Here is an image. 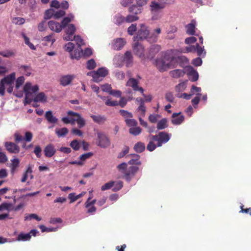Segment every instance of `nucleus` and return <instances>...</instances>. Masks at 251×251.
<instances>
[{
	"instance_id": "nucleus-13",
	"label": "nucleus",
	"mask_w": 251,
	"mask_h": 251,
	"mask_svg": "<svg viewBox=\"0 0 251 251\" xmlns=\"http://www.w3.org/2000/svg\"><path fill=\"white\" fill-rule=\"evenodd\" d=\"M56 150L54 146L52 144L47 145L44 150V154L46 157H51L56 153Z\"/></svg>"
},
{
	"instance_id": "nucleus-8",
	"label": "nucleus",
	"mask_w": 251,
	"mask_h": 251,
	"mask_svg": "<svg viewBox=\"0 0 251 251\" xmlns=\"http://www.w3.org/2000/svg\"><path fill=\"white\" fill-rule=\"evenodd\" d=\"M138 170L139 168L137 166H131L129 167L126 172L125 173L124 178L127 181H130Z\"/></svg>"
},
{
	"instance_id": "nucleus-12",
	"label": "nucleus",
	"mask_w": 251,
	"mask_h": 251,
	"mask_svg": "<svg viewBox=\"0 0 251 251\" xmlns=\"http://www.w3.org/2000/svg\"><path fill=\"white\" fill-rule=\"evenodd\" d=\"M150 6L152 14L156 13L165 8L160 2L159 3L155 0L151 1Z\"/></svg>"
},
{
	"instance_id": "nucleus-56",
	"label": "nucleus",
	"mask_w": 251,
	"mask_h": 251,
	"mask_svg": "<svg viewBox=\"0 0 251 251\" xmlns=\"http://www.w3.org/2000/svg\"><path fill=\"white\" fill-rule=\"evenodd\" d=\"M32 219H35L38 221L41 220V218L35 214H30L28 216L25 217V220H31Z\"/></svg>"
},
{
	"instance_id": "nucleus-62",
	"label": "nucleus",
	"mask_w": 251,
	"mask_h": 251,
	"mask_svg": "<svg viewBox=\"0 0 251 251\" xmlns=\"http://www.w3.org/2000/svg\"><path fill=\"white\" fill-rule=\"evenodd\" d=\"M41 148L39 146H36L34 150V153L36 155L37 157L40 158L41 156Z\"/></svg>"
},
{
	"instance_id": "nucleus-58",
	"label": "nucleus",
	"mask_w": 251,
	"mask_h": 251,
	"mask_svg": "<svg viewBox=\"0 0 251 251\" xmlns=\"http://www.w3.org/2000/svg\"><path fill=\"white\" fill-rule=\"evenodd\" d=\"M203 48L204 47H201L198 43L196 44V52H197L198 56H201L202 55L204 51Z\"/></svg>"
},
{
	"instance_id": "nucleus-42",
	"label": "nucleus",
	"mask_w": 251,
	"mask_h": 251,
	"mask_svg": "<svg viewBox=\"0 0 251 251\" xmlns=\"http://www.w3.org/2000/svg\"><path fill=\"white\" fill-rule=\"evenodd\" d=\"M96 67V63L93 59H91L87 61L86 63V67L89 70H93Z\"/></svg>"
},
{
	"instance_id": "nucleus-40",
	"label": "nucleus",
	"mask_w": 251,
	"mask_h": 251,
	"mask_svg": "<svg viewBox=\"0 0 251 251\" xmlns=\"http://www.w3.org/2000/svg\"><path fill=\"white\" fill-rule=\"evenodd\" d=\"M74 120L76 122L79 128H82L85 125V121L84 119L81 117L80 115H79V116H78L76 119H74Z\"/></svg>"
},
{
	"instance_id": "nucleus-52",
	"label": "nucleus",
	"mask_w": 251,
	"mask_h": 251,
	"mask_svg": "<svg viewBox=\"0 0 251 251\" xmlns=\"http://www.w3.org/2000/svg\"><path fill=\"white\" fill-rule=\"evenodd\" d=\"M83 54V50L82 49H79V50H75L74 51V53L73 55H72V58H75L76 59H78L80 57V56Z\"/></svg>"
},
{
	"instance_id": "nucleus-25",
	"label": "nucleus",
	"mask_w": 251,
	"mask_h": 251,
	"mask_svg": "<svg viewBox=\"0 0 251 251\" xmlns=\"http://www.w3.org/2000/svg\"><path fill=\"white\" fill-rule=\"evenodd\" d=\"M134 149L136 152L141 153L145 150V144L141 142H138L134 145Z\"/></svg>"
},
{
	"instance_id": "nucleus-16",
	"label": "nucleus",
	"mask_w": 251,
	"mask_h": 251,
	"mask_svg": "<svg viewBox=\"0 0 251 251\" xmlns=\"http://www.w3.org/2000/svg\"><path fill=\"white\" fill-rule=\"evenodd\" d=\"M126 44V41L121 38H117L114 40L113 49L117 50H121Z\"/></svg>"
},
{
	"instance_id": "nucleus-6",
	"label": "nucleus",
	"mask_w": 251,
	"mask_h": 251,
	"mask_svg": "<svg viewBox=\"0 0 251 251\" xmlns=\"http://www.w3.org/2000/svg\"><path fill=\"white\" fill-rule=\"evenodd\" d=\"M75 30L76 28L74 24H69L67 26L65 27V32L67 36L64 37L63 39L65 41H73V35L74 34Z\"/></svg>"
},
{
	"instance_id": "nucleus-39",
	"label": "nucleus",
	"mask_w": 251,
	"mask_h": 251,
	"mask_svg": "<svg viewBox=\"0 0 251 251\" xmlns=\"http://www.w3.org/2000/svg\"><path fill=\"white\" fill-rule=\"evenodd\" d=\"M112 191L113 192H117L121 190L123 187V182L122 181H115L114 185L113 186Z\"/></svg>"
},
{
	"instance_id": "nucleus-49",
	"label": "nucleus",
	"mask_w": 251,
	"mask_h": 251,
	"mask_svg": "<svg viewBox=\"0 0 251 251\" xmlns=\"http://www.w3.org/2000/svg\"><path fill=\"white\" fill-rule=\"evenodd\" d=\"M0 55L4 57H10L14 55V52L12 50H7L3 51H0Z\"/></svg>"
},
{
	"instance_id": "nucleus-55",
	"label": "nucleus",
	"mask_w": 251,
	"mask_h": 251,
	"mask_svg": "<svg viewBox=\"0 0 251 251\" xmlns=\"http://www.w3.org/2000/svg\"><path fill=\"white\" fill-rule=\"evenodd\" d=\"M47 29L46 22L43 21L40 23L38 25V29L39 31H45Z\"/></svg>"
},
{
	"instance_id": "nucleus-24",
	"label": "nucleus",
	"mask_w": 251,
	"mask_h": 251,
	"mask_svg": "<svg viewBox=\"0 0 251 251\" xmlns=\"http://www.w3.org/2000/svg\"><path fill=\"white\" fill-rule=\"evenodd\" d=\"M185 73V72L183 70L180 69L174 70L170 72V74L172 77L176 78L183 76Z\"/></svg>"
},
{
	"instance_id": "nucleus-1",
	"label": "nucleus",
	"mask_w": 251,
	"mask_h": 251,
	"mask_svg": "<svg viewBox=\"0 0 251 251\" xmlns=\"http://www.w3.org/2000/svg\"><path fill=\"white\" fill-rule=\"evenodd\" d=\"M39 90V86L35 85L32 86L30 82H26L24 86V91L25 94V104H30L33 100L34 102H46L47 98L43 92L38 93L33 99L31 98L32 94Z\"/></svg>"
},
{
	"instance_id": "nucleus-32",
	"label": "nucleus",
	"mask_w": 251,
	"mask_h": 251,
	"mask_svg": "<svg viewBox=\"0 0 251 251\" xmlns=\"http://www.w3.org/2000/svg\"><path fill=\"white\" fill-rule=\"evenodd\" d=\"M55 133L58 137H63L68 133V130L66 127L58 128L55 130Z\"/></svg>"
},
{
	"instance_id": "nucleus-26",
	"label": "nucleus",
	"mask_w": 251,
	"mask_h": 251,
	"mask_svg": "<svg viewBox=\"0 0 251 251\" xmlns=\"http://www.w3.org/2000/svg\"><path fill=\"white\" fill-rule=\"evenodd\" d=\"M186 33L187 34L191 35H194L195 34V25L192 23L187 25L186 26Z\"/></svg>"
},
{
	"instance_id": "nucleus-29",
	"label": "nucleus",
	"mask_w": 251,
	"mask_h": 251,
	"mask_svg": "<svg viewBox=\"0 0 251 251\" xmlns=\"http://www.w3.org/2000/svg\"><path fill=\"white\" fill-rule=\"evenodd\" d=\"M74 18L73 15H71V17H65L63 18L61 22L60 26L61 29L65 28V27L67 26L69 23L72 21V19Z\"/></svg>"
},
{
	"instance_id": "nucleus-20",
	"label": "nucleus",
	"mask_w": 251,
	"mask_h": 251,
	"mask_svg": "<svg viewBox=\"0 0 251 251\" xmlns=\"http://www.w3.org/2000/svg\"><path fill=\"white\" fill-rule=\"evenodd\" d=\"M45 117L49 123L55 124L58 121V119L54 116L51 111H48L46 112Z\"/></svg>"
},
{
	"instance_id": "nucleus-41",
	"label": "nucleus",
	"mask_w": 251,
	"mask_h": 251,
	"mask_svg": "<svg viewBox=\"0 0 251 251\" xmlns=\"http://www.w3.org/2000/svg\"><path fill=\"white\" fill-rule=\"evenodd\" d=\"M125 122L128 126L131 127L136 126L138 125L137 122L133 119H126Z\"/></svg>"
},
{
	"instance_id": "nucleus-54",
	"label": "nucleus",
	"mask_w": 251,
	"mask_h": 251,
	"mask_svg": "<svg viewBox=\"0 0 251 251\" xmlns=\"http://www.w3.org/2000/svg\"><path fill=\"white\" fill-rule=\"evenodd\" d=\"M119 112L121 115L125 118H132L133 117V115L131 113L125 110L121 109L119 111Z\"/></svg>"
},
{
	"instance_id": "nucleus-17",
	"label": "nucleus",
	"mask_w": 251,
	"mask_h": 251,
	"mask_svg": "<svg viewBox=\"0 0 251 251\" xmlns=\"http://www.w3.org/2000/svg\"><path fill=\"white\" fill-rule=\"evenodd\" d=\"M180 113H174L172 114V120L171 121L173 125H177L181 124L184 120L183 115H180Z\"/></svg>"
},
{
	"instance_id": "nucleus-61",
	"label": "nucleus",
	"mask_w": 251,
	"mask_h": 251,
	"mask_svg": "<svg viewBox=\"0 0 251 251\" xmlns=\"http://www.w3.org/2000/svg\"><path fill=\"white\" fill-rule=\"evenodd\" d=\"M14 137L15 138V141L17 143H18L20 142L24 141V138L18 132H16L14 135Z\"/></svg>"
},
{
	"instance_id": "nucleus-30",
	"label": "nucleus",
	"mask_w": 251,
	"mask_h": 251,
	"mask_svg": "<svg viewBox=\"0 0 251 251\" xmlns=\"http://www.w3.org/2000/svg\"><path fill=\"white\" fill-rule=\"evenodd\" d=\"M139 19V17L136 15H134L132 14L127 15L126 17V22L130 23L137 21Z\"/></svg>"
},
{
	"instance_id": "nucleus-10",
	"label": "nucleus",
	"mask_w": 251,
	"mask_h": 251,
	"mask_svg": "<svg viewBox=\"0 0 251 251\" xmlns=\"http://www.w3.org/2000/svg\"><path fill=\"white\" fill-rule=\"evenodd\" d=\"M155 62L156 66L160 72H164L170 68V64L166 62L163 59H157Z\"/></svg>"
},
{
	"instance_id": "nucleus-27",
	"label": "nucleus",
	"mask_w": 251,
	"mask_h": 251,
	"mask_svg": "<svg viewBox=\"0 0 251 251\" xmlns=\"http://www.w3.org/2000/svg\"><path fill=\"white\" fill-rule=\"evenodd\" d=\"M167 127V120L165 118L162 119L161 120L158 121L156 126L157 129L158 130L163 129Z\"/></svg>"
},
{
	"instance_id": "nucleus-47",
	"label": "nucleus",
	"mask_w": 251,
	"mask_h": 251,
	"mask_svg": "<svg viewBox=\"0 0 251 251\" xmlns=\"http://www.w3.org/2000/svg\"><path fill=\"white\" fill-rule=\"evenodd\" d=\"M137 25L132 24L127 28V33L130 35H133L137 30Z\"/></svg>"
},
{
	"instance_id": "nucleus-5",
	"label": "nucleus",
	"mask_w": 251,
	"mask_h": 251,
	"mask_svg": "<svg viewBox=\"0 0 251 251\" xmlns=\"http://www.w3.org/2000/svg\"><path fill=\"white\" fill-rule=\"evenodd\" d=\"M149 33L147 27L145 25L141 24L140 28L137 31V35L133 37L134 42L146 39L149 35Z\"/></svg>"
},
{
	"instance_id": "nucleus-48",
	"label": "nucleus",
	"mask_w": 251,
	"mask_h": 251,
	"mask_svg": "<svg viewBox=\"0 0 251 251\" xmlns=\"http://www.w3.org/2000/svg\"><path fill=\"white\" fill-rule=\"evenodd\" d=\"M165 7L173 4L175 0H158Z\"/></svg>"
},
{
	"instance_id": "nucleus-37",
	"label": "nucleus",
	"mask_w": 251,
	"mask_h": 251,
	"mask_svg": "<svg viewBox=\"0 0 251 251\" xmlns=\"http://www.w3.org/2000/svg\"><path fill=\"white\" fill-rule=\"evenodd\" d=\"M172 61H175L177 63L187 62L188 60L186 57L184 56H178L177 57H173L171 59Z\"/></svg>"
},
{
	"instance_id": "nucleus-60",
	"label": "nucleus",
	"mask_w": 251,
	"mask_h": 251,
	"mask_svg": "<svg viewBox=\"0 0 251 251\" xmlns=\"http://www.w3.org/2000/svg\"><path fill=\"white\" fill-rule=\"evenodd\" d=\"M54 33H51L48 36H46L44 37L43 40L47 41V42H51L52 44H53L55 41V39L53 38Z\"/></svg>"
},
{
	"instance_id": "nucleus-59",
	"label": "nucleus",
	"mask_w": 251,
	"mask_h": 251,
	"mask_svg": "<svg viewBox=\"0 0 251 251\" xmlns=\"http://www.w3.org/2000/svg\"><path fill=\"white\" fill-rule=\"evenodd\" d=\"M11 206V204L10 203L7 202L2 203L0 205V211L4 210H9V208Z\"/></svg>"
},
{
	"instance_id": "nucleus-2",
	"label": "nucleus",
	"mask_w": 251,
	"mask_h": 251,
	"mask_svg": "<svg viewBox=\"0 0 251 251\" xmlns=\"http://www.w3.org/2000/svg\"><path fill=\"white\" fill-rule=\"evenodd\" d=\"M170 137L171 135L165 131L159 132L155 135L149 136L150 141L147 146V150L153 151L157 147H161L163 144L168 142Z\"/></svg>"
},
{
	"instance_id": "nucleus-11",
	"label": "nucleus",
	"mask_w": 251,
	"mask_h": 251,
	"mask_svg": "<svg viewBox=\"0 0 251 251\" xmlns=\"http://www.w3.org/2000/svg\"><path fill=\"white\" fill-rule=\"evenodd\" d=\"M139 82L134 78H130L126 82L127 86L131 87L135 91H139L141 93H143L144 89L143 88L138 86Z\"/></svg>"
},
{
	"instance_id": "nucleus-28",
	"label": "nucleus",
	"mask_w": 251,
	"mask_h": 251,
	"mask_svg": "<svg viewBox=\"0 0 251 251\" xmlns=\"http://www.w3.org/2000/svg\"><path fill=\"white\" fill-rule=\"evenodd\" d=\"M31 238V235H30V233H21L19 234L17 237V240L18 241H28Z\"/></svg>"
},
{
	"instance_id": "nucleus-53",
	"label": "nucleus",
	"mask_w": 251,
	"mask_h": 251,
	"mask_svg": "<svg viewBox=\"0 0 251 251\" xmlns=\"http://www.w3.org/2000/svg\"><path fill=\"white\" fill-rule=\"evenodd\" d=\"M25 81V78L24 76H20L19 77L16 82V86L15 87L16 89H19V88L24 83Z\"/></svg>"
},
{
	"instance_id": "nucleus-46",
	"label": "nucleus",
	"mask_w": 251,
	"mask_h": 251,
	"mask_svg": "<svg viewBox=\"0 0 251 251\" xmlns=\"http://www.w3.org/2000/svg\"><path fill=\"white\" fill-rule=\"evenodd\" d=\"M115 181H111L107 183H106L103 185H102L101 187V190L102 191H105L106 190H108L111 188L114 185Z\"/></svg>"
},
{
	"instance_id": "nucleus-38",
	"label": "nucleus",
	"mask_w": 251,
	"mask_h": 251,
	"mask_svg": "<svg viewBox=\"0 0 251 251\" xmlns=\"http://www.w3.org/2000/svg\"><path fill=\"white\" fill-rule=\"evenodd\" d=\"M70 147L75 151H78L80 148V144L77 140H73L70 144Z\"/></svg>"
},
{
	"instance_id": "nucleus-31",
	"label": "nucleus",
	"mask_w": 251,
	"mask_h": 251,
	"mask_svg": "<svg viewBox=\"0 0 251 251\" xmlns=\"http://www.w3.org/2000/svg\"><path fill=\"white\" fill-rule=\"evenodd\" d=\"M141 132L142 129L140 127L137 126L130 127L129 129V133L134 136H137L140 134Z\"/></svg>"
},
{
	"instance_id": "nucleus-14",
	"label": "nucleus",
	"mask_w": 251,
	"mask_h": 251,
	"mask_svg": "<svg viewBox=\"0 0 251 251\" xmlns=\"http://www.w3.org/2000/svg\"><path fill=\"white\" fill-rule=\"evenodd\" d=\"M74 78L75 75H63L60 78V84L63 86H66L69 85Z\"/></svg>"
},
{
	"instance_id": "nucleus-44",
	"label": "nucleus",
	"mask_w": 251,
	"mask_h": 251,
	"mask_svg": "<svg viewBox=\"0 0 251 251\" xmlns=\"http://www.w3.org/2000/svg\"><path fill=\"white\" fill-rule=\"evenodd\" d=\"M181 52L188 53V52H196V45H191L186 47L184 49L181 50Z\"/></svg>"
},
{
	"instance_id": "nucleus-22",
	"label": "nucleus",
	"mask_w": 251,
	"mask_h": 251,
	"mask_svg": "<svg viewBox=\"0 0 251 251\" xmlns=\"http://www.w3.org/2000/svg\"><path fill=\"white\" fill-rule=\"evenodd\" d=\"M90 117L95 123L98 124H103L106 120L104 116L91 115Z\"/></svg>"
},
{
	"instance_id": "nucleus-51",
	"label": "nucleus",
	"mask_w": 251,
	"mask_h": 251,
	"mask_svg": "<svg viewBox=\"0 0 251 251\" xmlns=\"http://www.w3.org/2000/svg\"><path fill=\"white\" fill-rule=\"evenodd\" d=\"M117 168L119 171H120L122 173L125 174V173L126 172V170L127 169V164L126 163L123 162L119 164L117 166Z\"/></svg>"
},
{
	"instance_id": "nucleus-9",
	"label": "nucleus",
	"mask_w": 251,
	"mask_h": 251,
	"mask_svg": "<svg viewBox=\"0 0 251 251\" xmlns=\"http://www.w3.org/2000/svg\"><path fill=\"white\" fill-rule=\"evenodd\" d=\"M133 50L134 53L139 57H144V48L139 41L134 42L133 44Z\"/></svg>"
},
{
	"instance_id": "nucleus-33",
	"label": "nucleus",
	"mask_w": 251,
	"mask_h": 251,
	"mask_svg": "<svg viewBox=\"0 0 251 251\" xmlns=\"http://www.w3.org/2000/svg\"><path fill=\"white\" fill-rule=\"evenodd\" d=\"M132 156H133V158L129 161L128 164H135V165H141V162L139 160L140 156L136 154H134L132 155Z\"/></svg>"
},
{
	"instance_id": "nucleus-50",
	"label": "nucleus",
	"mask_w": 251,
	"mask_h": 251,
	"mask_svg": "<svg viewBox=\"0 0 251 251\" xmlns=\"http://www.w3.org/2000/svg\"><path fill=\"white\" fill-rule=\"evenodd\" d=\"M33 138V134L30 131H26L25 133L24 141L26 142H30Z\"/></svg>"
},
{
	"instance_id": "nucleus-4",
	"label": "nucleus",
	"mask_w": 251,
	"mask_h": 251,
	"mask_svg": "<svg viewBox=\"0 0 251 251\" xmlns=\"http://www.w3.org/2000/svg\"><path fill=\"white\" fill-rule=\"evenodd\" d=\"M15 79V74L14 73L7 75L2 78L0 82V95L3 96L5 94V85H13L14 80Z\"/></svg>"
},
{
	"instance_id": "nucleus-3",
	"label": "nucleus",
	"mask_w": 251,
	"mask_h": 251,
	"mask_svg": "<svg viewBox=\"0 0 251 251\" xmlns=\"http://www.w3.org/2000/svg\"><path fill=\"white\" fill-rule=\"evenodd\" d=\"M97 145L101 148H107L110 145L111 142L109 138L105 133L101 132H98Z\"/></svg>"
},
{
	"instance_id": "nucleus-15",
	"label": "nucleus",
	"mask_w": 251,
	"mask_h": 251,
	"mask_svg": "<svg viewBox=\"0 0 251 251\" xmlns=\"http://www.w3.org/2000/svg\"><path fill=\"white\" fill-rule=\"evenodd\" d=\"M123 62L127 67H130L133 65V56L129 51H126L124 56Z\"/></svg>"
},
{
	"instance_id": "nucleus-7",
	"label": "nucleus",
	"mask_w": 251,
	"mask_h": 251,
	"mask_svg": "<svg viewBox=\"0 0 251 251\" xmlns=\"http://www.w3.org/2000/svg\"><path fill=\"white\" fill-rule=\"evenodd\" d=\"M4 147L6 151L10 153L17 154L20 151L19 146L15 143L5 142L4 143Z\"/></svg>"
},
{
	"instance_id": "nucleus-43",
	"label": "nucleus",
	"mask_w": 251,
	"mask_h": 251,
	"mask_svg": "<svg viewBox=\"0 0 251 251\" xmlns=\"http://www.w3.org/2000/svg\"><path fill=\"white\" fill-rule=\"evenodd\" d=\"M54 11L52 9L46 10L44 14V19L45 20L50 19L53 16H54Z\"/></svg>"
},
{
	"instance_id": "nucleus-64",
	"label": "nucleus",
	"mask_w": 251,
	"mask_h": 251,
	"mask_svg": "<svg viewBox=\"0 0 251 251\" xmlns=\"http://www.w3.org/2000/svg\"><path fill=\"white\" fill-rule=\"evenodd\" d=\"M159 116L157 114H151L149 117V120L151 123H155Z\"/></svg>"
},
{
	"instance_id": "nucleus-35",
	"label": "nucleus",
	"mask_w": 251,
	"mask_h": 251,
	"mask_svg": "<svg viewBox=\"0 0 251 251\" xmlns=\"http://www.w3.org/2000/svg\"><path fill=\"white\" fill-rule=\"evenodd\" d=\"M73 40H75L79 49H81V46L84 44L83 39L79 35H75L73 37Z\"/></svg>"
},
{
	"instance_id": "nucleus-21",
	"label": "nucleus",
	"mask_w": 251,
	"mask_h": 251,
	"mask_svg": "<svg viewBox=\"0 0 251 251\" xmlns=\"http://www.w3.org/2000/svg\"><path fill=\"white\" fill-rule=\"evenodd\" d=\"M11 163L9 165V167L11 169V173L14 174L16 172L17 168L19 166L20 160L17 158H15L11 159Z\"/></svg>"
},
{
	"instance_id": "nucleus-34",
	"label": "nucleus",
	"mask_w": 251,
	"mask_h": 251,
	"mask_svg": "<svg viewBox=\"0 0 251 251\" xmlns=\"http://www.w3.org/2000/svg\"><path fill=\"white\" fill-rule=\"evenodd\" d=\"M188 74L192 81H196L198 79L199 75L196 71L192 70L189 72Z\"/></svg>"
},
{
	"instance_id": "nucleus-36",
	"label": "nucleus",
	"mask_w": 251,
	"mask_h": 251,
	"mask_svg": "<svg viewBox=\"0 0 251 251\" xmlns=\"http://www.w3.org/2000/svg\"><path fill=\"white\" fill-rule=\"evenodd\" d=\"M93 155V153L91 152L85 153L79 156V158L80 159L79 161H82V165L84 164V162L86 161V160L90 158Z\"/></svg>"
},
{
	"instance_id": "nucleus-23",
	"label": "nucleus",
	"mask_w": 251,
	"mask_h": 251,
	"mask_svg": "<svg viewBox=\"0 0 251 251\" xmlns=\"http://www.w3.org/2000/svg\"><path fill=\"white\" fill-rule=\"evenodd\" d=\"M113 20L114 23L118 25H120L126 22L125 17L119 13L116 14L114 17Z\"/></svg>"
},
{
	"instance_id": "nucleus-18",
	"label": "nucleus",
	"mask_w": 251,
	"mask_h": 251,
	"mask_svg": "<svg viewBox=\"0 0 251 251\" xmlns=\"http://www.w3.org/2000/svg\"><path fill=\"white\" fill-rule=\"evenodd\" d=\"M143 10V7L137 4H133L128 9V12L129 13L136 16H138V15L141 14Z\"/></svg>"
},
{
	"instance_id": "nucleus-63",
	"label": "nucleus",
	"mask_w": 251,
	"mask_h": 251,
	"mask_svg": "<svg viewBox=\"0 0 251 251\" xmlns=\"http://www.w3.org/2000/svg\"><path fill=\"white\" fill-rule=\"evenodd\" d=\"M65 48L66 51L71 52L75 48V45L72 42H69L65 45Z\"/></svg>"
},
{
	"instance_id": "nucleus-19",
	"label": "nucleus",
	"mask_w": 251,
	"mask_h": 251,
	"mask_svg": "<svg viewBox=\"0 0 251 251\" xmlns=\"http://www.w3.org/2000/svg\"><path fill=\"white\" fill-rule=\"evenodd\" d=\"M48 25L51 30L55 31L57 33H59L62 30L60 24L56 21H49L48 23Z\"/></svg>"
},
{
	"instance_id": "nucleus-57",
	"label": "nucleus",
	"mask_w": 251,
	"mask_h": 251,
	"mask_svg": "<svg viewBox=\"0 0 251 251\" xmlns=\"http://www.w3.org/2000/svg\"><path fill=\"white\" fill-rule=\"evenodd\" d=\"M66 14V12L65 11L63 10H58L55 12H54V17L55 18V19H59L62 17H63V16H64Z\"/></svg>"
},
{
	"instance_id": "nucleus-45",
	"label": "nucleus",
	"mask_w": 251,
	"mask_h": 251,
	"mask_svg": "<svg viewBox=\"0 0 251 251\" xmlns=\"http://www.w3.org/2000/svg\"><path fill=\"white\" fill-rule=\"evenodd\" d=\"M96 71L101 78L105 77L108 74V70L104 68H99Z\"/></svg>"
}]
</instances>
